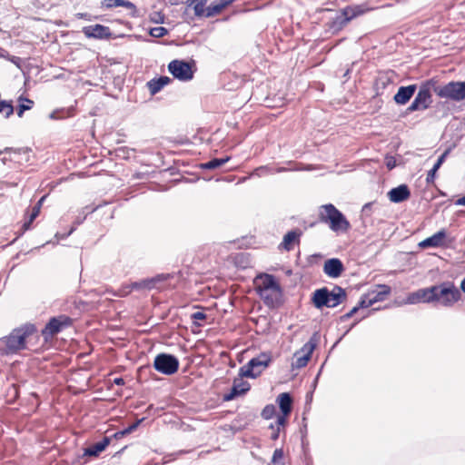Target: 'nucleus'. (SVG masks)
<instances>
[{
	"label": "nucleus",
	"mask_w": 465,
	"mask_h": 465,
	"mask_svg": "<svg viewBox=\"0 0 465 465\" xmlns=\"http://www.w3.org/2000/svg\"><path fill=\"white\" fill-rule=\"evenodd\" d=\"M36 331V327L33 323H25L14 329L8 335L0 338L1 354H16L26 349L28 339L35 335Z\"/></svg>",
	"instance_id": "f257e3e1"
},
{
	"label": "nucleus",
	"mask_w": 465,
	"mask_h": 465,
	"mask_svg": "<svg viewBox=\"0 0 465 465\" xmlns=\"http://www.w3.org/2000/svg\"><path fill=\"white\" fill-rule=\"evenodd\" d=\"M255 290L264 304L269 308H278L282 304V289L271 274L258 275L253 281Z\"/></svg>",
	"instance_id": "f03ea898"
},
{
	"label": "nucleus",
	"mask_w": 465,
	"mask_h": 465,
	"mask_svg": "<svg viewBox=\"0 0 465 465\" xmlns=\"http://www.w3.org/2000/svg\"><path fill=\"white\" fill-rule=\"evenodd\" d=\"M319 219L322 223H327L330 229L335 232H345L351 227L342 213L331 203L321 206Z\"/></svg>",
	"instance_id": "7ed1b4c3"
},
{
	"label": "nucleus",
	"mask_w": 465,
	"mask_h": 465,
	"mask_svg": "<svg viewBox=\"0 0 465 465\" xmlns=\"http://www.w3.org/2000/svg\"><path fill=\"white\" fill-rule=\"evenodd\" d=\"M346 299L344 289L335 286L331 292L326 288L318 289L313 292L312 303L317 309L322 307L334 308Z\"/></svg>",
	"instance_id": "20e7f679"
},
{
	"label": "nucleus",
	"mask_w": 465,
	"mask_h": 465,
	"mask_svg": "<svg viewBox=\"0 0 465 465\" xmlns=\"http://www.w3.org/2000/svg\"><path fill=\"white\" fill-rule=\"evenodd\" d=\"M434 289L435 302L444 307H452L461 298L460 291L451 282L434 285Z\"/></svg>",
	"instance_id": "39448f33"
},
{
	"label": "nucleus",
	"mask_w": 465,
	"mask_h": 465,
	"mask_svg": "<svg viewBox=\"0 0 465 465\" xmlns=\"http://www.w3.org/2000/svg\"><path fill=\"white\" fill-rule=\"evenodd\" d=\"M434 92L440 98L460 102L465 99V82L451 81L435 87Z\"/></svg>",
	"instance_id": "423d86ee"
},
{
	"label": "nucleus",
	"mask_w": 465,
	"mask_h": 465,
	"mask_svg": "<svg viewBox=\"0 0 465 465\" xmlns=\"http://www.w3.org/2000/svg\"><path fill=\"white\" fill-rule=\"evenodd\" d=\"M319 341V335L317 332L313 333L310 340L293 355V361L292 362V369H301L308 364L311 356L316 348Z\"/></svg>",
	"instance_id": "0eeeda50"
},
{
	"label": "nucleus",
	"mask_w": 465,
	"mask_h": 465,
	"mask_svg": "<svg viewBox=\"0 0 465 465\" xmlns=\"http://www.w3.org/2000/svg\"><path fill=\"white\" fill-rule=\"evenodd\" d=\"M271 361V357L265 353L252 358L246 365L240 369V375L248 378H256L264 371Z\"/></svg>",
	"instance_id": "6e6552de"
},
{
	"label": "nucleus",
	"mask_w": 465,
	"mask_h": 465,
	"mask_svg": "<svg viewBox=\"0 0 465 465\" xmlns=\"http://www.w3.org/2000/svg\"><path fill=\"white\" fill-rule=\"evenodd\" d=\"M73 320L66 315H59L53 317L46 323L45 327L42 330V336L45 341L53 339L54 335L62 331L64 329L71 326Z\"/></svg>",
	"instance_id": "1a4fd4ad"
},
{
	"label": "nucleus",
	"mask_w": 465,
	"mask_h": 465,
	"mask_svg": "<svg viewBox=\"0 0 465 465\" xmlns=\"http://www.w3.org/2000/svg\"><path fill=\"white\" fill-rule=\"evenodd\" d=\"M430 88V82H427L421 84L414 100L407 108V111L414 112L419 110H426L427 108H429L430 104L432 103Z\"/></svg>",
	"instance_id": "9d476101"
},
{
	"label": "nucleus",
	"mask_w": 465,
	"mask_h": 465,
	"mask_svg": "<svg viewBox=\"0 0 465 465\" xmlns=\"http://www.w3.org/2000/svg\"><path fill=\"white\" fill-rule=\"evenodd\" d=\"M153 367L163 374L172 375L178 371L179 361L173 355L161 353L155 357Z\"/></svg>",
	"instance_id": "9b49d317"
},
{
	"label": "nucleus",
	"mask_w": 465,
	"mask_h": 465,
	"mask_svg": "<svg viewBox=\"0 0 465 465\" xmlns=\"http://www.w3.org/2000/svg\"><path fill=\"white\" fill-rule=\"evenodd\" d=\"M30 152L28 148L13 149L6 147L0 151V160L4 164L8 163L22 164L24 162L29 161Z\"/></svg>",
	"instance_id": "f8f14e48"
},
{
	"label": "nucleus",
	"mask_w": 465,
	"mask_h": 465,
	"mask_svg": "<svg viewBox=\"0 0 465 465\" xmlns=\"http://www.w3.org/2000/svg\"><path fill=\"white\" fill-rule=\"evenodd\" d=\"M168 70L173 77L181 81H189L193 77V71L189 63L183 60H173L168 65Z\"/></svg>",
	"instance_id": "ddd939ff"
},
{
	"label": "nucleus",
	"mask_w": 465,
	"mask_h": 465,
	"mask_svg": "<svg viewBox=\"0 0 465 465\" xmlns=\"http://www.w3.org/2000/svg\"><path fill=\"white\" fill-rule=\"evenodd\" d=\"M364 13V9L360 5L346 6L335 18L334 24L339 27L345 26L351 20Z\"/></svg>",
	"instance_id": "4468645a"
},
{
	"label": "nucleus",
	"mask_w": 465,
	"mask_h": 465,
	"mask_svg": "<svg viewBox=\"0 0 465 465\" xmlns=\"http://www.w3.org/2000/svg\"><path fill=\"white\" fill-rule=\"evenodd\" d=\"M83 33L88 38L103 39L111 35L109 27L102 25H88L83 28Z\"/></svg>",
	"instance_id": "2eb2a0df"
},
{
	"label": "nucleus",
	"mask_w": 465,
	"mask_h": 465,
	"mask_svg": "<svg viewBox=\"0 0 465 465\" xmlns=\"http://www.w3.org/2000/svg\"><path fill=\"white\" fill-rule=\"evenodd\" d=\"M343 269L342 262L337 258L327 260L323 265L324 273L331 278H338L341 276Z\"/></svg>",
	"instance_id": "dca6fc26"
},
{
	"label": "nucleus",
	"mask_w": 465,
	"mask_h": 465,
	"mask_svg": "<svg viewBox=\"0 0 465 465\" xmlns=\"http://www.w3.org/2000/svg\"><path fill=\"white\" fill-rule=\"evenodd\" d=\"M411 196V192L406 184H401L398 187L392 188L388 193V197L391 202L399 203L408 200Z\"/></svg>",
	"instance_id": "f3484780"
},
{
	"label": "nucleus",
	"mask_w": 465,
	"mask_h": 465,
	"mask_svg": "<svg viewBox=\"0 0 465 465\" xmlns=\"http://www.w3.org/2000/svg\"><path fill=\"white\" fill-rule=\"evenodd\" d=\"M446 238V231L445 229H441L430 237L426 238L419 243V246L421 248H429V247H440L444 246V240Z\"/></svg>",
	"instance_id": "a211bd4d"
},
{
	"label": "nucleus",
	"mask_w": 465,
	"mask_h": 465,
	"mask_svg": "<svg viewBox=\"0 0 465 465\" xmlns=\"http://www.w3.org/2000/svg\"><path fill=\"white\" fill-rule=\"evenodd\" d=\"M417 89L416 84H411L408 86H401L394 95V101L398 104H406L410 99L413 96Z\"/></svg>",
	"instance_id": "6ab92c4d"
},
{
	"label": "nucleus",
	"mask_w": 465,
	"mask_h": 465,
	"mask_svg": "<svg viewBox=\"0 0 465 465\" xmlns=\"http://www.w3.org/2000/svg\"><path fill=\"white\" fill-rule=\"evenodd\" d=\"M250 390V384L242 380H234L232 388L229 394L224 396L225 401H231L236 396L242 395Z\"/></svg>",
	"instance_id": "aec40b11"
},
{
	"label": "nucleus",
	"mask_w": 465,
	"mask_h": 465,
	"mask_svg": "<svg viewBox=\"0 0 465 465\" xmlns=\"http://www.w3.org/2000/svg\"><path fill=\"white\" fill-rule=\"evenodd\" d=\"M391 291L390 286L386 284H380L377 285L376 290H373L367 294L369 295L371 303L374 304L375 302L383 301L391 293Z\"/></svg>",
	"instance_id": "412c9836"
},
{
	"label": "nucleus",
	"mask_w": 465,
	"mask_h": 465,
	"mask_svg": "<svg viewBox=\"0 0 465 465\" xmlns=\"http://www.w3.org/2000/svg\"><path fill=\"white\" fill-rule=\"evenodd\" d=\"M124 6L132 11V14L134 15L136 13V7L135 5L127 0H103L102 1V7L111 9L114 7H119Z\"/></svg>",
	"instance_id": "4be33fe9"
},
{
	"label": "nucleus",
	"mask_w": 465,
	"mask_h": 465,
	"mask_svg": "<svg viewBox=\"0 0 465 465\" xmlns=\"http://www.w3.org/2000/svg\"><path fill=\"white\" fill-rule=\"evenodd\" d=\"M302 232L299 230H293L288 232L280 244L282 248H283L286 251H290L293 248V243L295 242H299V237L301 236Z\"/></svg>",
	"instance_id": "5701e85b"
},
{
	"label": "nucleus",
	"mask_w": 465,
	"mask_h": 465,
	"mask_svg": "<svg viewBox=\"0 0 465 465\" xmlns=\"http://www.w3.org/2000/svg\"><path fill=\"white\" fill-rule=\"evenodd\" d=\"M171 79L168 76H161L157 79H153L148 82V88L152 94H155L161 91L163 86L168 84Z\"/></svg>",
	"instance_id": "b1692460"
},
{
	"label": "nucleus",
	"mask_w": 465,
	"mask_h": 465,
	"mask_svg": "<svg viewBox=\"0 0 465 465\" xmlns=\"http://www.w3.org/2000/svg\"><path fill=\"white\" fill-rule=\"evenodd\" d=\"M435 291L436 289H434V285L428 288L419 289L417 292L420 302L424 303L435 302Z\"/></svg>",
	"instance_id": "393cba45"
},
{
	"label": "nucleus",
	"mask_w": 465,
	"mask_h": 465,
	"mask_svg": "<svg viewBox=\"0 0 465 465\" xmlns=\"http://www.w3.org/2000/svg\"><path fill=\"white\" fill-rule=\"evenodd\" d=\"M277 401L282 412L285 415H289L292 411V400L290 394L287 392L281 393L277 398Z\"/></svg>",
	"instance_id": "a878e982"
},
{
	"label": "nucleus",
	"mask_w": 465,
	"mask_h": 465,
	"mask_svg": "<svg viewBox=\"0 0 465 465\" xmlns=\"http://www.w3.org/2000/svg\"><path fill=\"white\" fill-rule=\"evenodd\" d=\"M46 197H47V195H44L43 197H41L40 200L36 203V204L33 207L32 213L29 216L28 221L25 222L23 225V228L25 230H28L30 228V225L33 223V221L39 215L41 207H42L45 200L46 199Z\"/></svg>",
	"instance_id": "bb28decb"
},
{
	"label": "nucleus",
	"mask_w": 465,
	"mask_h": 465,
	"mask_svg": "<svg viewBox=\"0 0 465 465\" xmlns=\"http://www.w3.org/2000/svg\"><path fill=\"white\" fill-rule=\"evenodd\" d=\"M160 280V277L145 279L140 282H134L132 283V289L134 290H151L154 287L155 282Z\"/></svg>",
	"instance_id": "cd10ccee"
},
{
	"label": "nucleus",
	"mask_w": 465,
	"mask_h": 465,
	"mask_svg": "<svg viewBox=\"0 0 465 465\" xmlns=\"http://www.w3.org/2000/svg\"><path fill=\"white\" fill-rule=\"evenodd\" d=\"M186 5L193 7L195 15L205 16L206 7L204 0H186Z\"/></svg>",
	"instance_id": "c85d7f7f"
},
{
	"label": "nucleus",
	"mask_w": 465,
	"mask_h": 465,
	"mask_svg": "<svg viewBox=\"0 0 465 465\" xmlns=\"http://www.w3.org/2000/svg\"><path fill=\"white\" fill-rule=\"evenodd\" d=\"M108 443H109V440H108V439L105 438L102 442H98V443L93 445L92 447L87 448L85 450V454L89 455V456H96L105 449V447L108 445Z\"/></svg>",
	"instance_id": "c756f323"
},
{
	"label": "nucleus",
	"mask_w": 465,
	"mask_h": 465,
	"mask_svg": "<svg viewBox=\"0 0 465 465\" xmlns=\"http://www.w3.org/2000/svg\"><path fill=\"white\" fill-rule=\"evenodd\" d=\"M229 160H230V157L214 158L205 163H202V168L209 169V170L216 169V168L221 167L223 164L227 163Z\"/></svg>",
	"instance_id": "7c9ffc66"
},
{
	"label": "nucleus",
	"mask_w": 465,
	"mask_h": 465,
	"mask_svg": "<svg viewBox=\"0 0 465 465\" xmlns=\"http://www.w3.org/2000/svg\"><path fill=\"white\" fill-rule=\"evenodd\" d=\"M223 9L224 7L217 0H215L206 7L205 17H212L219 15Z\"/></svg>",
	"instance_id": "2f4dec72"
},
{
	"label": "nucleus",
	"mask_w": 465,
	"mask_h": 465,
	"mask_svg": "<svg viewBox=\"0 0 465 465\" xmlns=\"http://www.w3.org/2000/svg\"><path fill=\"white\" fill-rule=\"evenodd\" d=\"M34 102L30 99L20 97L19 105L17 108V115L22 117L25 111L30 110L33 107Z\"/></svg>",
	"instance_id": "473e14b6"
},
{
	"label": "nucleus",
	"mask_w": 465,
	"mask_h": 465,
	"mask_svg": "<svg viewBox=\"0 0 465 465\" xmlns=\"http://www.w3.org/2000/svg\"><path fill=\"white\" fill-rule=\"evenodd\" d=\"M0 113L4 114L6 118L14 113V106L12 102L0 99Z\"/></svg>",
	"instance_id": "72a5a7b5"
},
{
	"label": "nucleus",
	"mask_w": 465,
	"mask_h": 465,
	"mask_svg": "<svg viewBox=\"0 0 465 465\" xmlns=\"http://www.w3.org/2000/svg\"><path fill=\"white\" fill-rule=\"evenodd\" d=\"M167 33H168V30L162 26L154 27L150 30V35L156 38L163 37L165 35H167Z\"/></svg>",
	"instance_id": "f704fd0d"
},
{
	"label": "nucleus",
	"mask_w": 465,
	"mask_h": 465,
	"mask_svg": "<svg viewBox=\"0 0 465 465\" xmlns=\"http://www.w3.org/2000/svg\"><path fill=\"white\" fill-rule=\"evenodd\" d=\"M283 459V450L282 449H276L273 452L272 462L275 465H283L281 461Z\"/></svg>",
	"instance_id": "c9c22d12"
},
{
	"label": "nucleus",
	"mask_w": 465,
	"mask_h": 465,
	"mask_svg": "<svg viewBox=\"0 0 465 465\" xmlns=\"http://www.w3.org/2000/svg\"><path fill=\"white\" fill-rule=\"evenodd\" d=\"M275 413V407L273 405H267L264 407V409L262 411V418L269 420L271 419Z\"/></svg>",
	"instance_id": "e433bc0d"
},
{
	"label": "nucleus",
	"mask_w": 465,
	"mask_h": 465,
	"mask_svg": "<svg viewBox=\"0 0 465 465\" xmlns=\"http://www.w3.org/2000/svg\"><path fill=\"white\" fill-rule=\"evenodd\" d=\"M191 318L194 321L195 324L202 326L200 322L206 319V314L203 312H195L191 315Z\"/></svg>",
	"instance_id": "4c0bfd02"
},
{
	"label": "nucleus",
	"mask_w": 465,
	"mask_h": 465,
	"mask_svg": "<svg viewBox=\"0 0 465 465\" xmlns=\"http://www.w3.org/2000/svg\"><path fill=\"white\" fill-rule=\"evenodd\" d=\"M419 302H420L417 291L410 293L405 301V303H407V304H416Z\"/></svg>",
	"instance_id": "58836bf2"
},
{
	"label": "nucleus",
	"mask_w": 465,
	"mask_h": 465,
	"mask_svg": "<svg viewBox=\"0 0 465 465\" xmlns=\"http://www.w3.org/2000/svg\"><path fill=\"white\" fill-rule=\"evenodd\" d=\"M372 303H371V301L370 300L369 298V295L366 294V295H363L361 298V301L359 302L358 303V307L361 309V308H369L370 306H371Z\"/></svg>",
	"instance_id": "ea45409f"
},
{
	"label": "nucleus",
	"mask_w": 465,
	"mask_h": 465,
	"mask_svg": "<svg viewBox=\"0 0 465 465\" xmlns=\"http://www.w3.org/2000/svg\"><path fill=\"white\" fill-rule=\"evenodd\" d=\"M287 416H288V415H285V414H283V413L282 412V414H281V415H278V416H277L276 422H275V424H274V425H275L277 428H279V429H281L282 427H283V426L285 425V423H286V417H287Z\"/></svg>",
	"instance_id": "a19ab883"
},
{
	"label": "nucleus",
	"mask_w": 465,
	"mask_h": 465,
	"mask_svg": "<svg viewBox=\"0 0 465 465\" xmlns=\"http://www.w3.org/2000/svg\"><path fill=\"white\" fill-rule=\"evenodd\" d=\"M151 20L156 24H163V20H164V16L159 12H154L151 15Z\"/></svg>",
	"instance_id": "79ce46f5"
},
{
	"label": "nucleus",
	"mask_w": 465,
	"mask_h": 465,
	"mask_svg": "<svg viewBox=\"0 0 465 465\" xmlns=\"http://www.w3.org/2000/svg\"><path fill=\"white\" fill-rule=\"evenodd\" d=\"M449 151H445L437 160L435 164L433 165V168H436V170H439L441 164L444 163L446 156L448 155Z\"/></svg>",
	"instance_id": "37998d69"
},
{
	"label": "nucleus",
	"mask_w": 465,
	"mask_h": 465,
	"mask_svg": "<svg viewBox=\"0 0 465 465\" xmlns=\"http://www.w3.org/2000/svg\"><path fill=\"white\" fill-rule=\"evenodd\" d=\"M437 171L438 170H436V168L432 167V169H430L428 172V174H427V177H426L427 183H432L434 182L435 174H436Z\"/></svg>",
	"instance_id": "c03bdc74"
},
{
	"label": "nucleus",
	"mask_w": 465,
	"mask_h": 465,
	"mask_svg": "<svg viewBox=\"0 0 465 465\" xmlns=\"http://www.w3.org/2000/svg\"><path fill=\"white\" fill-rule=\"evenodd\" d=\"M359 309L360 308L358 307V305H356L349 312H347L344 315H342L341 317V321H346V320L350 319L351 317H352L359 311Z\"/></svg>",
	"instance_id": "a18cd8bd"
},
{
	"label": "nucleus",
	"mask_w": 465,
	"mask_h": 465,
	"mask_svg": "<svg viewBox=\"0 0 465 465\" xmlns=\"http://www.w3.org/2000/svg\"><path fill=\"white\" fill-rule=\"evenodd\" d=\"M132 284L130 285H126V286H123L119 292H118V295L119 296H126L127 294H129L131 292H132Z\"/></svg>",
	"instance_id": "49530a36"
},
{
	"label": "nucleus",
	"mask_w": 465,
	"mask_h": 465,
	"mask_svg": "<svg viewBox=\"0 0 465 465\" xmlns=\"http://www.w3.org/2000/svg\"><path fill=\"white\" fill-rule=\"evenodd\" d=\"M386 166L389 170H391L396 166V160L393 156L386 157Z\"/></svg>",
	"instance_id": "de8ad7c7"
},
{
	"label": "nucleus",
	"mask_w": 465,
	"mask_h": 465,
	"mask_svg": "<svg viewBox=\"0 0 465 465\" xmlns=\"http://www.w3.org/2000/svg\"><path fill=\"white\" fill-rule=\"evenodd\" d=\"M270 428L272 430V433L271 435V439L272 440H276L279 438L281 429L277 428L275 425L271 424Z\"/></svg>",
	"instance_id": "09e8293b"
},
{
	"label": "nucleus",
	"mask_w": 465,
	"mask_h": 465,
	"mask_svg": "<svg viewBox=\"0 0 465 465\" xmlns=\"http://www.w3.org/2000/svg\"><path fill=\"white\" fill-rule=\"evenodd\" d=\"M224 8L231 5L235 0H217Z\"/></svg>",
	"instance_id": "8fccbe9b"
},
{
	"label": "nucleus",
	"mask_w": 465,
	"mask_h": 465,
	"mask_svg": "<svg viewBox=\"0 0 465 465\" xmlns=\"http://www.w3.org/2000/svg\"><path fill=\"white\" fill-rule=\"evenodd\" d=\"M372 204H373L372 203H368L364 204L362 207V213H366L369 210H371V207Z\"/></svg>",
	"instance_id": "3c124183"
},
{
	"label": "nucleus",
	"mask_w": 465,
	"mask_h": 465,
	"mask_svg": "<svg viewBox=\"0 0 465 465\" xmlns=\"http://www.w3.org/2000/svg\"><path fill=\"white\" fill-rule=\"evenodd\" d=\"M78 18L87 19L89 20V15L86 13H78L75 15Z\"/></svg>",
	"instance_id": "603ef678"
},
{
	"label": "nucleus",
	"mask_w": 465,
	"mask_h": 465,
	"mask_svg": "<svg viewBox=\"0 0 465 465\" xmlns=\"http://www.w3.org/2000/svg\"><path fill=\"white\" fill-rule=\"evenodd\" d=\"M456 205H465V195L455 202Z\"/></svg>",
	"instance_id": "864d4df0"
},
{
	"label": "nucleus",
	"mask_w": 465,
	"mask_h": 465,
	"mask_svg": "<svg viewBox=\"0 0 465 465\" xmlns=\"http://www.w3.org/2000/svg\"><path fill=\"white\" fill-rule=\"evenodd\" d=\"M114 383H115L116 385H124V381L123 378H115L114 380Z\"/></svg>",
	"instance_id": "5fc2aeb1"
},
{
	"label": "nucleus",
	"mask_w": 465,
	"mask_h": 465,
	"mask_svg": "<svg viewBox=\"0 0 465 465\" xmlns=\"http://www.w3.org/2000/svg\"><path fill=\"white\" fill-rule=\"evenodd\" d=\"M140 422H141V420H138L135 423L130 425L128 428L131 430V431H134L138 427Z\"/></svg>",
	"instance_id": "6e6d98bb"
},
{
	"label": "nucleus",
	"mask_w": 465,
	"mask_h": 465,
	"mask_svg": "<svg viewBox=\"0 0 465 465\" xmlns=\"http://www.w3.org/2000/svg\"><path fill=\"white\" fill-rule=\"evenodd\" d=\"M131 432H132V431H131V430L127 427V428H126V429H124L123 431L116 433V435H118V434L125 435V434H129V433H131Z\"/></svg>",
	"instance_id": "4d7b16f0"
},
{
	"label": "nucleus",
	"mask_w": 465,
	"mask_h": 465,
	"mask_svg": "<svg viewBox=\"0 0 465 465\" xmlns=\"http://www.w3.org/2000/svg\"><path fill=\"white\" fill-rule=\"evenodd\" d=\"M460 289L463 292H465V278L461 281Z\"/></svg>",
	"instance_id": "13d9d810"
},
{
	"label": "nucleus",
	"mask_w": 465,
	"mask_h": 465,
	"mask_svg": "<svg viewBox=\"0 0 465 465\" xmlns=\"http://www.w3.org/2000/svg\"><path fill=\"white\" fill-rule=\"evenodd\" d=\"M50 117L53 118V119H55L54 113H52Z\"/></svg>",
	"instance_id": "bf43d9fd"
}]
</instances>
